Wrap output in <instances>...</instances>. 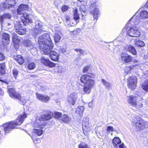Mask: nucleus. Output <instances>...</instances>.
Wrapping results in <instances>:
<instances>
[{
	"instance_id": "obj_1",
	"label": "nucleus",
	"mask_w": 148,
	"mask_h": 148,
	"mask_svg": "<svg viewBox=\"0 0 148 148\" xmlns=\"http://www.w3.org/2000/svg\"><path fill=\"white\" fill-rule=\"evenodd\" d=\"M38 43L42 53L49 55L50 58L53 60H58L60 53L55 51H52L53 44L49 34L44 33L40 36L38 38Z\"/></svg>"
},
{
	"instance_id": "obj_2",
	"label": "nucleus",
	"mask_w": 148,
	"mask_h": 148,
	"mask_svg": "<svg viewBox=\"0 0 148 148\" xmlns=\"http://www.w3.org/2000/svg\"><path fill=\"white\" fill-rule=\"evenodd\" d=\"M27 116V114L25 112H24L18 117L15 121H12L3 124L2 126L0 127V139L3 136V131L2 129L3 128L4 129V131L5 134L9 133L16 126L22 124Z\"/></svg>"
},
{
	"instance_id": "obj_3",
	"label": "nucleus",
	"mask_w": 148,
	"mask_h": 148,
	"mask_svg": "<svg viewBox=\"0 0 148 148\" xmlns=\"http://www.w3.org/2000/svg\"><path fill=\"white\" fill-rule=\"evenodd\" d=\"M137 13H136L129 21L131 25L129 28L127 30V34L133 37H138L140 35V28L138 24L140 21V18L137 16Z\"/></svg>"
},
{
	"instance_id": "obj_4",
	"label": "nucleus",
	"mask_w": 148,
	"mask_h": 148,
	"mask_svg": "<svg viewBox=\"0 0 148 148\" xmlns=\"http://www.w3.org/2000/svg\"><path fill=\"white\" fill-rule=\"evenodd\" d=\"M132 123L137 130H142L145 127V122L139 117L134 118L132 121Z\"/></svg>"
},
{
	"instance_id": "obj_5",
	"label": "nucleus",
	"mask_w": 148,
	"mask_h": 148,
	"mask_svg": "<svg viewBox=\"0 0 148 148\" xmlns=\"http://www.w3.org/2000/svg\"><path fill=\"white\" fill-rule=\"evenodd\" d=\"M89 119L87 117L84 118L82 121V129L84 134L86 136L88 135L90 130Z\"/></svg>"
},
{
	"instance_id": "obj_6",
	"label": "nucleus",
	"mask_w": 148,
	"mask_h": 148,
	"mask_svg": "<svg viewBox=\"0 0 148 148\" xmlns=\"http://www.w3.org/2000/svg\"><path fill=\"white\" fill-rule=\"evenodd\" d=\"M137 98L136 96L133 95L127 97V101L128 103L132 107L138 108L142 106V104L138 105Z\"/></svg>"
},
{
	"instance_id": "obj_7",
	"label": "nucleus",
	"mask_w": 148,
	"mask_h": 148,
	"mask_svg": "<svg viewBox=\"0 0 148 148\" xmlns=\"http://www.w3.org/2000/svg\"><path fill=\"white\" fill-rule=\"evenodd\" d=\"M95 84L94 80L90 79H88L87 81L84 84L83 90L86 93L90 92L92 88Z\"/></svg>"
},
{
	"instance_id": "obj_8",
	"label": "nucleus",
	"mask_w": 148,
	"mask_h": 148,
	"mask_svg": "<svg viewBox=\"0 0 148 148\" xmlns=\"http://www.w3.org/2000/svg\"><path fill=\"white\" fill-rule=\"evenodd\" d=\"M77 94L73 92L68 96L67 98V101L69 104L74 106L77 101Z\"/></svg>"
},
{
	"instance_id": "obj_9",
	"label": "nucleus",
	"mask_w": 148,
	"mask_h": 148,
	"mask_svg": "<svg viewBox=\"0 0 148 148\" xmlns=\"http://www.w3.org/2000/svg\"><path fill=\"white\" fill-rule=\"evenodd\" d=\"M36 25L33 32V34L35 35L40 34L42 32L43 30L42 22L37 21L36 22Z\"/></svg>"
},
{
	"instance_id": "obj_10",
	"label": "nucleus",
	"mask_w": 148,
	"mask_h": 148,
	"mask_svg": "<svg viewBox=\"0 0 148 148\" xmlns=\"http://www.w3.org/2000/svg\"><path fill=\"white\" fill-rule=\"evenodd\" d=\"M32 16L31 15H29L27 13H25L21 16V18L22 22L25 25L27 23H31L32 22Z\"/></svg>"
},
{
	"instance_id": "obj_11",
	"label": "nucleus",
	"mask_w": 148,
	"mask_h": 148,
	"mask_svg": "<svg viewBox=\"0 0 148 148\" xmlns=\"http://www.w3.org/2000/svg\"><path fill=\"white\" fill-rule=\"evenodd\" d=\"M25 45L29 50H31V52L33 53L36 52V49L34 44L29 40H25L24 42Z\"/></svg>"
},
{
	"instance_id": "obj_12",
	"label": "nucleus",
	"mask_w": 148,
	"mask_h": 148,
	"mask_svg": "<svg viewBox=\"0 0 148 148\" xmlns=\"http://www.w3.org/2000/svg\"><path fill=\"white\" fill-rule=\"evenodd\" d=\"M133 58L126 53H123L121 55L120 59L123 62L129 63L132 60Z\"/></svg>"
},
{
	"instance_id": "obj_13",
	"label": "nucleus",
	"mask_w": 148,
	"mask_h": 148,
	"mask_svg": "<svg viewBox=\"0 0 148 148\" xmlns=\"http://www.w3.org/2000/svg\"><path fill=\"white\" fill-rule=\"evenodd\" d=\"M8 92L10 96L12 98L14 97L20 99L21 98L20 95L18 93L16 92L14 88L9 86L8 88Z\"/></svg>"
},
{
	"instance_id": "obj_14",
	"label": "nucleus",
	"mask_w": 148,
	"mask_h": 148,
	"mask_svg": "<svg viewBox=\"0 0 148 148\" xmlns=\"http://www.w3.org/2000/svg\"><path fill=\"white\" fill-rule=\"evenodd\" d=\"M137 83V78L136 77H130L128 79V86L131 89H134Z\"/></svg>"
},
{
	"instance_id": "obj_15",
	"label": "nucleus",
	"mask_w": 148,
	"mask_h": 148,
	"mask_svg": "<svg viewBox=\"0 0 148 148\" xmlns=\"http://www.w3.org/2000/svg\"><path fill=\"white\" fill-rule=\"evenodd\" d=\"M94 74L88 73L87 74L82 75L80 78V80L82 83L85 84L88 79H90V78H94Z\"/></svg>"
},
{
	"instance_id": "obj_16",
	"label": "nucleus",
	"mask_w": 148,
	"mask_h": 148,
	"mask_svg": "<svg viewBox=\"0 0 148 148\" xmlns=\"http://www.w3.org/2000/svg\"><path fill=\"white\" fill-rule=\"evenodd\" d=\"M28 8V5L21 4L18 8L17 9V14L19 15L22 16L23 14H25L24 13V11L27 10Z\"/></svg>"
},
{
	"instance_id": "obj_17",
	"label": "nucleus",
	"mask_w": 148,
	"mask_h": 148,
	"mask_svg": "<svg viewBox=\"0 0 148 148\" xmlns=\"http://www.w3.org/2000/svg\"><path fill=\"white\" fill-rule=\"evenodd\" d=\"M2 44L4 45H8L10 43V36L6 33H3L2 35Z\"/></svg>"
},
{
	"instance_id": "obj_18",
	"label": "nucleus",
	"mask_w": 148,
	"mask_h": 148,
	"mask_svg": "<svg viewBox=\"0 0 148 148\" xmlns=\"http://www.w3.org/2000/svg\"><path fill=\"white\" fill-rule=\"evenodd\" d=\"M55 30L56 32L54 36V39L55 42H59L61 39V33L59 28H56Z\"/></svg>"
},
{
	"instance_id": "obj_19",
	"label": "nucleus",
	"mask_w": 148,
	"mask_h": 148,
	"mask_svg": "<svg viewBox=\"0 0 148 148\" xmlns=\"http://www.w3.org/2000/svg\"><path fill=\"white\" fill-rule=\"evenodd\" d=\"M41 62L45 65L50 67H53L55 66V64L50 62L49 59H47L43 57L42 58Z\"/></svg>"
},
{
	"instance_id": "obj_20",
	"label": "nucleus",
	"mask_w": 148,
	"mask_h": 148,
	"mask_svg": "<svg viewBox=\"0 0 148 148\" xmlns=\"http://www.w3.org/2000/svg\"><path fill=\"white\" fill-rule=\"evenodd\" d=\"M36 94L37 98L43 102L46 103L50 99L49 97L47 95H44L37 93H36Z\"/></svg>"
},
{
	"instance_id": "obj_21",
	"label": "nucleus",
	"mask_w": 148,
	"mask_h": 148,
	"mask_svg": "<svg viewBox=\"0 0 148 148\" xmlns=\"http://www.w3.org/2000/svg\"><path fill=\"white\" fill-rule=\"evenodd\" d=\"M84 110L83 106H79L77 107L75 112V115L77 117H81L83 115V112Z\"/></svg>"
},
{
	"instance_id": "obj_22",
	"label": "nucleus",
	"mask_w": 148,
	"mask_h": 148,
	"mask_svg": "<svg viewBox=\"0 0 148 148\" xmlns=\"http://www.w3.org/2000/svg\"><path fill=\"white\" fill-rule=\"evenodd\" d=\"M42 119L40 118L37 119L34 123V126L36 128H40V126H41L44 123V121L42 120Z\"/></svg>"
},
{
	"instance_id": "obj_23",
	"label": "nucleus",
	"mask_w": 148,
	"mask_h": 148,
	"mask_svg": "<svg viewBox=\"0 0 148 148\" xmlns=\"http://www.w3.org/2000/svg\"><path fill=\"white\" fill-rule=\"evenodd\" d=\"M95 131L98 138H100L103 135V129L100 127H97L95 129Z\"/></svg>"
},
{
	"instance_id": "obj_24",
	"label": "nucleus",
	"mask_w": 148,
	"mask_h": 148,
	"mask_svg": "<svg viewBox=\"0 0 148 148\" xmlns=\"http://www.w3.org/2000/svg\"><path fill=\"white\" fill-rule=\"evenodd\" d=\"M16 31L18 34L20 35H23L25 33L26 30L25 27L20 29L19 28H18V26H16Z\"/></svg>"
},
{
	"instance_id": "obj_25",
	"label": "nucleus",
	"mask_w": 148,
	"mask_h": 148,
	"mask_svg": "<svg viewBox=\"0 0 148 148\" xmlns=\"http://www.w3.org/2000/svg\"><path fill=\"white\" fill-rule=\"evenodd\" d=\"M14 58L20 64H22L24 61L23 57L20 55H18V56H14Z\"/></svg>"
},
{
	"instance_id": "obj_26",
	"label": "nucleus",
	"mask_w": 148,
	"mask_h": 148,
	"mask_svg": "<svg viewBox=\"0 0 148 148\" xmlns=\"http://www.w3.org/2000/svg\"><path fill=\"white\" fill-rule=\"evenodd\" d=\"M11 18V15L9 14H5L1 16L0 17V23L1 27L2 26V23L3 21L5 19V18Z\"/></svg>"
},
{
	"instance_id": "obj_27",
	"label": "nucleus",
	"mask_w": 148,
	"mask_h": 148,
	"mask_svg": "<svg viewBox=\"0 0 148 148\" xmlns=\"http://www.w3.org/2000/svg\"><path fill=\"white\" fill-rule=\"evenodd\" d=\"M33 132L37 136H40L42 134L43 131L40 128V127L37 128H34L33 130Z\"/></svg>"
},
{
	"instance_id": "obj_28",
	"label": "nucleus",
	"mask_w": 148,
	"mask_h": 148,
	"mask_svg": "<svg viewBox=\"0 0 148 148\" xmlns=\"http://www.w3.org/2000/svg\"><path fill=\"white\" fill-rule=\"evenodd\" d=\"M140 16L142 19L148 18V12L145 10L142 11L140 13Z\"/></svg>"
},
{
	"instance_id": "obj_29",
	"label": "nucleus",
	"mask_w": 148,
	"mask_h": 148,
	"mask_svg": "<svg viewBox=\"0 0 148 148\" xmlns=\"http://www.w3.org/2000/svg\"><path fill=\"white\" fill-rule=\"evenodd\" d=\"M53 116V113L50 112L47 114L42 115V117L46 120H48L52 118Z\"/></svg>"
},
{
	"instance_id": "obj_30",
	"label": "nucleus",
	"mask_w": 148,
	"mask_h": 148,
	"mask_svg": "<svg viewBox=\"0 0 148 148\" xmlns=\"http://www.w3.org/2000/svg\"><path fill=\"white\" fill-rule=\"evenodd\" d=\"M121 142V140L118 137H115L112 140V143L114 146L115 147L117 146V145L120 144Z\"/></svg>"
},
{
	"instance_id": "obj_31",
	"label": "nucleus",
	"mask_w": 148,
	"mask_h": 148,
	"mask_svg": "<svg viewBox=\"0 0 148 148\" xmlns=\"http://www.w3.org/2000/svg\"><path fill=\"white\" fill-rule=\"evenodd\" d=\"M23 22L21 21H16V22L14 23V28L16 30V26H18V28L21 29V28L24 27L23 25Z\"/></svg>"
},
{
	"instance_id": "obj_32",
	"label": "nucleus",
	"mask_w": 148,
	"mask_h": 148,
	"mask_svg": "<svg viewBox=\"0 0 148 148\" xmlns=\"http://www.w3.org/2000/svg\"><path fill=\"white\" fill-rule=\"evenodd\" d=\"M23 22L21 21H16V22L14 23V28L16 30V26H18V28L21 29V28L24 27L23 25Z\"/></svg>"
},
{
	"instance_id": "obj_33",
	"label": "nucleus",
	"mask_w": 148,
	"mask_h": 148,
	"mask_svg": "<svg viewBox=\"0 0 148 148\" xmlns=\"http://www.w3.org/2000/svg\"><path fill=\"white\" fill-rule=\"evenodd\" d=\"M23 22L21 21H16V22L14 23V28L16 30V26H18V28L21 29V28L24 27L23 25Z\"/></svg>"
},
{
	"instance_id": "obj_34",
	"label": "nucleus",
	"mask_w": 148,
	"mask_h": 148,
	"mask_svg": "<svg viewBox=\"0 0 148 148\" xmlns=\"http://www.w3.org/2000/svg\"><path fill=\"white\" fill-rule=\"evenodd\" d=\"M12 41L14 43L18 45L21 41V38L17 35H15L12 38Z\"/></svg>"
},
{
	"instance_id": "obj_35",
	"label": "nucleus",
	"mask_w": 148,
	"mask_h": 148,
	"mask_svg": "<svg viewBox=\"0 0 148 148\" xmlns=\"http://www.w3.org/2000/svg\"><path fill=\"white\" fill-rule=\"evenodd\" d=\"M128 51L134 55H136V51L134 47L131 45L128 46Z\"/></svg>"
},
{
	"instance_id": "obj_36",
	"label": "nucleus",
	"mask_w": 148,
	"mask_h": 148,
	"mask_svg": "<svg viewBox=\"0 0 148 148\" xmlns=\"http://www.w3.org/2000/svg\"><path fill=\"white\" fill-rule=\"evenodd\" d=\"M101 82L105 86V87L108 89H109L111 87V84L110 83L106 81L103 79H101Z\"/></svg>"
},
{
	"instance_id": "obj_37",
	"label": "nucleus",
	"mask_w": 148,
	"mask_h": 148,
	"mask_svg": "<svg viewBox=\"0 0 148 148\" xmlns=\"http://www.w3.org/2000/svg\"><path fill=\"white\" fill-rule=\"evenodd\" d=\"M5 63L0 64V75L5 73Z\"/></svg>"
},
{
	"instance_id": "obj_38",
	"label": "nucleus",
	"mask_w": 148,
	"mask_h": 148,
	"mask_svg": "<svg viewBox=\"0 0 148 148\" xmlns=\"http://www.w3.org/2000/svg\"><path fill=\"white\" fill-rule=\"evenodd\" d=\"M135 44L137 46L141 47H143L145 45L144 42L139 39H136L135 40Z\"/></svg>"
},
{
	"instance_id": "obj_39",
	"label": "nucleus",
	"mask_w": 148,
	"mask_h": 148,
	"mask_svg": "<svg viewBox=\"0 0 148 148\" xmlns=\"http://www.w3.org/2000/svg\"><path fill=\"white\" fill-rule=\"evenodd\" d=\"M142 88L146 91H148V79L146 80L142 85Z\"/></svg>"
},
{
	"instance_id": "obj_40",
	"label": "nucleus",
	"mask_w": 148,
	"mask_h": 148,
	"mask_svg": "<svg viewBox=\"0 0 148 148\" xmlns=\"http://www.w3.org/2000/svg\"><path fill=\"white\" fill-rule=\"evenodd\" d=\"M8 1L9 0H6L2 5H0V8H1V10H5L10 8V7H7V6H8Z\"/></svg>"
},
{
	"instance_id": "obj_41",
	"label": "nucleus",
	"mask_w": 148,
	"mask_h": 148,
	"mask_svg": "<svg viewBox=\"0 0 148 148\" xmlns=\"http://www.w3.org/2000/svg\"><path fill=\"white\" fill-rule=\"evenodd\" d=\"M79 10L81 12V14L83 16L86 14V9L85 6L83 5H82L80 6Z\"/></svg>"
},
{
	"instance_id": "obj_42",
	"label": "nucleus",
	"mask_w": 148,
	"mask_h": 148,
	"mask_svg": "<svg viewBox=\"0 0 148 148\" xmlns=\"http://www.w3.org/2000/svg\"><path fill=\"white\" fill-rule=\"evenodd\" d=\"M79 14L78 13L77 9H75L74 10L73 18L76 21L79 18Z\"/></svg>"
},
{
	"instance_id": "obj_43",
	"label": "nucleus",
	"mask_w": 148,
	"mask_h": 148,
	"mask_svg": "<svg viewBox=\"0 0 148 148\" xmlns=\"http://www.w3.org/2000/svg\"><path fill=\"white\" fill-rule=\"evenodd\" d=\"M61 119L63 122L68 123L70 121V119L67 115L64 114L62 117Z\"/></svg>"
},
{
	"instance_id": "obj_44",
	"label": "nucleus",
	"mask_w": 148,
	"mask_h": 148,
	"mask_svg": "<svg viewBox=\"0 0 148 148\" xmlns=\"http://www.w3.org/2000/svg\"><path fill=\"white\" fill-rule=\"evenodd\" d=\"M78 148H90L88 145L85 142H81L78 146Z\"/></svg>"
},
{
	"instance_id": "obj_45",
	"label": "nucleus",
	"mask_w": 148,
	"mask_h": 148,
	"mask_svg": "<svg viewBox=\"0 0 148 148\" xmlns=\"http://www.w3.org/2000/svg\"><path fill=\"white\" fill-rule=\"evenodd\" d=\"M62 116V113L59 112H55L54 113H53L54 117L57 119H59Z\"/></svg>"
},
{
	"instance_id": "obj_46",
	"label": "nucleus",
	"mask_w": 148,
	"mask_h": 148,
	"mask_svg": "<svg viewBox=\"0 0 148 148\" xmlns=\"http://www.w3.org/2000/svg\"><path fill=\"white\" fill-rule=\"evenodd\" d=\"M99 13V10L98 8H95L93 11V16L94 18L96 20L98 18V14Z\"/></svg>"
},
{
	"instance_id": "obj_47",
	"label": "nucleus",
	"mask_w": 148,
	"mask_h": 148,
	"mask_svg": "<svg viewBox=\"0 0 148 148\" xmlns=\"http://www.w3.org/2000/svg\"><path fill=\"white\" fill-rule=\"evenodd\" d=\"M60 52H61L62 53L66 52V45H64L60 47L59 49Z\"/></svg>"
},
{
	"instance_id": "obj_48",
	"label": "nucleus",
	"mask_w": 148,
	"mask_h": 148,
	"mask_svg": "<svg viewBox=\"0 0 148 148\" xmlns=\"http://www.w3.org/2000/svg\"><path fill=\"white\" fill-rule=\"evenodd\" d=\"M74 51L76 52L79 55H83L84 54V51L82 49H74Z\"/></svg>"
},
{
	"instance_id": "obj_49",
	"label": "nucleus",
	"mask_w": 148,
	"mask_h": 148,
	"mask_svg": "<svg viewBox=\"0 0 148 148\" xmlns=\"http://www.w3.org/2000/svg\"><path fill=\"white\" fill-rule=\"evenodd\" d=\"M36 64L35 63L32 62L29 63L27 66L28 69L29 70L34 69L36 67Z\"/></svg>"
},
{
	"instance_id": "obj_50",
	"label": "nucleus",
	"mask_w": 148,
	"mask_h": 148,
	"mask_svg": "<svg viewBox=\"0 0 148 148\" xmlns=\"http://www.w3.org/2000/svg\"><path fill=\"white\" fill-rule=\"evenodd\" d=\"M56 71L58 73H61L63 71V69L62 66H59L55 69Z\"/></svg>"
},
{
	"instance_id": "obj_51",
	"label": "nucleus",
	"mask_w": 148,
	"mask_h": 148,
	"mask_svg": "<svg viewBox=\"0 0 148 148\" xmlns=\"http://www.w3.org/2000/svg\"><path fill=\"white\" fill-rule=\"evenodd\" d=\"M12 73H13V75L15 77V78H16V77L17 76V75H18V71L16 69H14L13 70Z\"/></svg>"
},
{
	"instance_id": "obj_52",
	"label": "nucleus",
	"mask_w": 148,
	"mask_h": 148,
	"mask_svg": "<svg viewBox=\"0 0 148 148\" xmlns=\"http://www.w3.org/2000/svg\"><path fill=\"white\" fill-rule=\"evenodd\" d=\"M132 66H126L125 68V71L126 73H128L132 69Z\"/></svg>"
},
{
	"instance_id": "obj_53",
	"label": "nucleus",
	"mask_w": 148,
	"mask_h": 148,
	"mask_svg": "<svg viewBox=\"0 0 148 148\" xmlns=\"http://www.w3.org/2000/svg\"><path fill=\"white\" fill-rule=\"evenodd\" d=\"M107 129V131L109 132H113L114 131V128L112 127L108 126Z\"/></svg>"
},
{
	"instance_id": "obj_54",
	"label": "nucleus",
	"mask_w": 148,
	"mask_h": 148,
	"mask_svg": "<svg viewBox=\"0 0 148 148\" xmlns=\"http://www.w3.org/2000/svg\"><path fill=\"white\" fill-rule=\"evenodd\" d=\"M68 6L64 5L62 7V11L65 12L68 9Z\"/></svg>"
},
{
	"instance_id": "obj_55",
	"label": "nucleus",
	"mask_w": 148,
	"mask_h": 148,
	"mask_svg": "<svg viewBox=\"0 0 148 148\" xmlns=\"http://www.w3.org/2000/svg\"><path fill=\"white\" fill-rule=\"evenodd\" d=\"M33 142L35 144H36L37 143H39L40 142V139L38 138H36L35 139H32Z\"/></svg>"
},
{
	"instance_id": "obj_56",
	"label": "nucleus",
	"mask_w": 148,
	"mask_h": 148,
	"mask_svg": "<svg viewBox=\"0 0 148 148\" xmlns=\"http://www.w3.org/2000/svg\"><path fill=\"white\" fill-rule=\"evenodd\" d=\"M89 67L88 66H86L85 67L83 70V72L84 73H86L87 72L88 70Z\"/></svg>"
},
{
	"instance_id": "obj_57",
	"label": "nucleus",
	"mask_w": 148,
	"mask_h": 148,
	"mask_svg": "<svg viewBox=\"0 0 148 148\" xmlns=\"http://www.w3.org/2000/svg\"><path fill=\"white\" fill-rule=\"evenodd\" d=\"M5 59V57L3 54L0 52V61H2Z\"/></svg>"
},
{
	"instance_id": "obj_58",
	"label": "nucleus",
	"mask_w": 148,
	"mask_h": 148,
	"mask_svg": "<svg viewBox=\"0 0 148 148\" xmlns=\"http://www.w3.org/2000/svg\"><path fill=\"white\" fill-rule=\"evenodd\" d=\"M66 23L68 25H69L71 22L70 21V18L69 17H66Z\"/></svg>"
},
{
	"instance_id": "obj_59",
	"label": "nucleus",
	"mask_w": 148,
	"mask_h": 148,
	"mask_svg": "<svg viewBox=\"0 0 148 148\" xmlns=\"http://www.w3.org/2000/svg\"><path fill=\"white\" fill-rule=\"evenodd\" d=\"M119 148H127V147L123 143L119 145Z\"/></svg>"
},
{
	"instance_id": "obj_60",
	"label": "nucleus",
	"mask_w": 148,
	"mask_h": 148,
	"mask_svg": "<svg viewBox=\"0 0 148 148\" xmlns=\"http://www.w3.org/2000/svg\"><path fill=\"white\" fill-rule=\"evenodd\" d=\"M4 95V92L3 90L0 88V96H2Z\"/></svg>"
},
{
	"instance_id": "obj_61",
	"label": "nucleus",
	"mask_w": 148,
	"mask_h": 148,
	"mask_svg": "<svg viewBox=\"0 0 148 148\" xmlns=\"http://www.w3.org/2000/svg\"><path fill=\"white\" fill-rule=\"evenodd\" d=\"M93 105V102L92 101H91L88 104V106L90 108H92Z\"/></svg>"
},
{
	"instance_id": "obj_62",
	"label": "nucleus",
	"mask_w": 148,
	"mask_h": 148,
	"mask_svg": "<svg viewBox=\"0 0 148 148\" xmlns=\"http://www.w3.org/2000/svg\"><path fill=\"white\" fill-rule=\"evenodd\" d=\"M146 27L147 29H148V21L145 23Z\"/></svg>"
},
{
	"instance_id": "obj_63",
	"label": "nucleus",
	"mask_w": 148,
	"mask_h": 148,
	"mask_svg": "<svg viewBox=\"0 0 148 148\" xmlns=\"http://www.w3.org/2000/svg\"><path fill=\"white\" fill-rule=\"evenodd\" d=\"M7 24L8 26H10V23H6L5 24Z\"/></svg>"
},
{
	"instance_id": "obj_64",
	"label": "nucleus",
	"mask_w": 148,
	"mask_h": 148,
	"mask_svg": "<svg viewBox=\"0 0 148 148\" xmlns=\"http://www.w3.org/2000/svg\"><path fill=\"white\" fill-rule=\"evenodd\" d=\"M146 5H147V7H148V1H147V2Z\"/></svg>"
}]
</instances>
